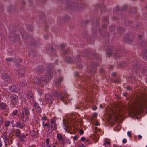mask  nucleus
I'll list each match as a JSON object with an SVG mask.
<instances>
[{
  "instance_id": "44",
  "label": "nucleus",
  "mask_w": 147,
  "mask_h": 147,
  "mask_svg": "<svg viewBox=\"0 0 147 147\" xmlns=\"http://www.w3.org/2000/svg\"><path fill=\"white\" fill-rule=\"evenodd\" d=\"M65 45L64 44H61L60 45V47L62 48H63L65 47Z\"/></svg>"
},
{
  "instance_id": "50",
  "label": "nucleus",
  "mask_w": 147,
  "mask_h": 147,
  "mask_svg": "<svg viewBox=\"0 0 147 147\" xmlns=\"http://www.w3.org/2000/svg\"><path fill=\"white\" fill-rule=\"evenodd\" d=\"M133 9L134 10V11H136V8H132L131 9V11H132V9Z\"/></svg>"
},
{
  "instance_id": "61",
  "label": "nucleus",
  "mask_w": 147,
  "mask_h": 147,
  "mask_svg": "<svg viewBox=\"0 0 147 147\" xmlns=\"http://www.w3.org/2000/svg\"><path fill=\"white\" fill-rule=\"evenodd\" d=\"M67 62H68V63H71L72 62V60H70V61H68V60H67Z\"/></svg>"
},
{
  "instance_id": "19",
  "label": "nucleus",
  "mask_w": 147,
  "mask_h": 147,
  "mask_svg": "<svg viewBox=\"0 0 147 147\" xmlns=\"http://www.w3.org/2000/svg\"><path fill=\"white\" fill-rule=\"evenodd\" d=\"M38 71L40 73H42L43 71V68L42 66H38Z\"/></svg>"
},
{
  "instance_id": "23",
  "label": "nucleus",
  "mask_w": 147,
  "mask_h": 147,
  "mask_svg": "<svg viewBox=\"0 0 147 147\" xmlns=\"http://www.w3.org/2000/svg\"><path fill=\"white\" fill-rule=\"evenodd\" d=\"M21 61L22 59H21L17 60L16 62L17 65L18 66H20V63H21Z\"/></svg>"
},
{
  "instance_id": "25",
  "label": "nucleus",
  "mask_w": 147,
  "mask_h": 147,
  "mask_svg": "<svg viewBox=\"0 0 147 147\" xmlns=\"http://www.w3.org/2000/svg\"><path fill=\"white\" fill-rule=\"evenodd\" d=\"M48 67H47V69H48V70H51L53 68V66L51 64H49L48 65Z\"/></svg>"
},
{
  "instance_id": "64",
  "label": "nucleus",
  "mask_w": 147,
  "mask_h": 147,
  "mask_svg": "<svg viewBox=\"0 0 147 147\" xmlns=\"http://www.w3.org/2000/svg\"><path fill=\"white\" fill-rule=\"evenodd\" d=\"M81 145L80 146H82V147H86V146L82 144H81Z\"/></svg>"
},
{
  "instance_id": "30",
  "label": "nucleus",
  "mask_w": 147,
  "mask_h": 147,
  "mask_svg": "<svg viewBox=\"0 0 147 147\" xmlns=\"http://www.w3.org/2000/svg\"><path fill=\"white\" fill-rule=\"evenodd\" d=\"M114 55L116 59H118L120 57V55L118 53L115 54V55Z\"/></svg>"
},
{
  "instance_id": "21",
  "label": "nucleus",
  "mask_w": 147,
  "mask_h": 147,
  "mask_svg": "<svg viewBox=\"0 0 147 147\" xmlns=\"http://www.w3.org/2000/svg\"><path fill=\"white\" fill-rule=\"evenodd\" d=\"M57 137L59 140H61L63 138V136L61 134H58L57 135Z\"/></svg>"
},
{
  "instance_id": "27",
  "label": "nucleus",
  "mask_w": 147,
  "mask_h": 147,
  "mask_svg": "<svg viewBox=\"0 0 147 147\" xmlns=\"http://www.w3.org/2000/svg\"><path fill=\"white\" fill-rule=\"evenodd\" d=\"M10 124V122L9 121H6L5 122V126L6 127H8Z\"/></svg>"
},
{
  "instance_id": "11",
  "label": "nucleus",
  "mask_w": 147,
  "mask_h": 147,
  "mask_svg": "<svg viewBox=\"0 0 147 147\" xmlns=\"http://www.w3.org/2000/svg\"><path fill=\"white\" fill-rule=\"evenodd\" d=\"M2 78L4 81L7 82H9L11 80L10 76L6 74H3Z\"/></svg>"
},
{
  "instance_id": "47",
  "label": "nucleus",
  "mask_w": 147,
  "mask_h": 147,
  "mask_svg": "<svg viewBox=\"0 0 147 147\" xmlns=\"http://www.w3.org/2000/svg\"><path fill=\"white\" fill-rule=\"evenodd\" d=\"M127 135L129 136H130L131 135V133L130 131H128L127 132Z\"/></svg>"
},
{
  "instance_id": "38",
  "label": "nucleus",
  "mask_w": 147,
  "mask_h": 147,
  "mask_svg": "<svg viewBox=\"0 0 147 147\" xmlns=\"http://www.w3.org/2000/svg\"><path fill=\"white\" fill-rule=\"evenodd\" d=\"M58 80H59V81L60 82H61L63 80V77H60L59 78Z\"/></svg>"
},
{
  "instance_id": "59",
  "label": "nucleus",
  "mask_w": 147,
  "mask_h": 147,
  "mask_svg": "<svg viewBox=\"0 0 147 147\" xmlns=\"http://www.w3.org/2000/svg\"><path fill=\"white\" fill-rule=\"evenodd\" d=\"M128 22L127 21H125V22H124V23L126 25H128V24L127 23V22Z\"/></svg>"
},
{
  "instance_id": "60",
  "label": "nucleus",
  "mask_w": 147,
  "mask_h": 147,
  "mask_svg": "<svg viewBox=\"0 0 147 147\" xmlns=\"http://www.w3.org/2000/svg\"><path fill=\"white\" fill-rule=\"evenodd\" d=\"M2 146V143L1 142V139L0 138V146Z\"/></svg>"
},
{
  "instance_id": "46",
  "label": "nucleus",
  "mask_w": 147,
  "mask_h": 147,
  "mask_svg": "<svg viewBox=\"0 0 147 147\" xmlns=\"http://www.w3.org/2000/svg\"><path fill=\"white\" fill-rule=\"evenodd\" d=\"M54 124V130H55L57 129V125L56 124V123Z\"/></svg>"
},
{
  "instance_id": "41",
  "label": "nucleus",
  "mask_w": 147,
  "mask_h": 147,
  "mask_svg": "<svg viewBox=\"0 0 147 147\" xmlns=\"http://www.w3.org/2000/svg\"><path fill=\"white\" fill-rule=\"evenodd\" d=\"M74 140H77L78 138V136L77 135H75L73 138Z\"/></svg>"
},
{
  "instance_id": "39",
  "label": "nucleus",
  "mask_w": 147,
  "mask_h": 147,
  "mask_svg": "<svg viewBox=\"0 0 147 147\" xmlns=\"http://www.w3.org/2000/svg\"><path fill=\"white\" fill-rule=\"evenodd\" d=\"M27 28L30 31H32L33 30V26H31V28H28V27H27Z\"/></svg>"
},
{
  "instance_id": "8",
  "label": "nucleus",
  "mask_w": 147,
  "mask_h": 147,
  "mask_svg": "<svg viewBox=\"0 0 147 147\" xmlns=\"http://www.w3.org/2000/svg\"><path fill=\"white\" fill-rule=\"evenodd\" d=\"M10 98L12 104H15L17 103L18 100L17 96L15 95L12 94L10 96Z\"/></svg>"
},
{
  "instance_id": "10",
  "label": "nucleus",
  "mask_w": 147,
  "mask_h": 147,
  "mask_svg": "<svg viewBox=\"0 0 147 147\" xmlns=\"http://www.w3.org/2000/svg\"><path fill=\"white\" fill-rule=\"evenodd\" d=\"M25 125L24 123H23L18 121L16 123L15 126L19 128L22 129L23 128Z\"/></svg>"
},
{
  "instance_id": "48",
  "label": "nucleus",
  "mask_w": 147,
  "mask_h": 147,
  "mask_svg": "<svg viewBox=\"0 0 147 147\" xmlns=\"http://www.w3.org/2000/svg\"><path fill=\"white\" fill-rule=\"evenodd\" d=\"M117 75V74L113 72L112 73V76L113 77H115L116 76V75Z\"/></svg>"
},
{
  "instance_id": "15",
  "label": "nucleus",
  "mask_w": 147,
  "mask_h": 147,
  "mask_svg": "<svg viewBox=\"0 0 147 147\" xmlns=\"http://www.w3.org/2000/svg\"><path fill=\"white\" fill-rule=\"evenodd\" d=\"M28 135V134H26L25 135L23 134L20 136V140L22 142H25L26 140V136Z\"/></svg>"
},
{
  "instance_id": "56",
  "label": "nucleus",
  "mask_w": 147,
  "mask_h": 147,
  "mask_svg": "<svg viewBox=\"0 0 147 147\" xmlns=\"http://www.w3.org/2000/svg\"><path fill=\"white\" fill-rule=\"evenodd\" d=\"M138 139L139 140L140 139L142 138V137L140 135H138Z\"/></svg>"
},
{
  "instance_id": "28",
  "label": "nucleus",
  "mask_w": 147,
  "mask_h": 147,
  "mask_svg": "<svg viewBox=\"0 0 147 147\" xmlns=\"http://www.w3.org/2000/svg\"><path fill=\"white\" fill-rule=\"evenodd\" d=\"M42 147H51V146L50 144H44L42 145Z\"/></svg>"
},
{
  "instance_id": "14",
  "label": "nucleus",
  "mask_w": 147,
  "mask_h": 147,
  "mask_svg": "<svg viewBox=\"0 0 147 147\" xmlns=\"http://www.w3.org/2000/svg\"><path fill=\"white\" fill-rule=\"evenodd\" d=\"M120 113H115L114 111H113L112 113L111 114L110 116L111 117H112L114 118L117 119L120 116Z\"/></svg>"
},
{
  "instance_id": "29",
  "label": "nucleus",
  "mask_w": 147,
  "mask_h": 147,
  "mask_svg": "<svg viewBox=\"0 0 147 147\" xmlns=\"http://www.w3.org/2000/svg\"><path fill=\"white\" fill-rule=\"evenodd\" d=\"M6 60L7 62H11L13 61V59L12 58H7L6 59Z\"/></svg>"
},
{
  "instance_id": "12",
  "label": "nucleus",
  "mask_w": 147,
  "mask_h": 147,
  "mask_svg": "<svg viewBox=\"0 0 147 147\" xmlns=\"http://www.w3.org/2000/svg\"><path fill=\"white\" fill-rule=\"evenodd\" d=\"M10 91L12 92H16L18 90V88L15 85H12L9 87Z\"/></svg>"
},
{
  "instance_id": "34",
  "label": "nucleus",
  "mask_w": 147,
  "mask_h": 147,
  "mask_svg": "<svg viewBox=\"0 0 147 147\" xmlns=\"http://www.w3.org/2000/svg\"><path fill=\"white\" fill-rule=\"evenodd\" d=\"M49 139L48 138L46 139V144H49Z\"/></svg>"
},
{
  "instance_id": "6",
  "label": "nucleus",
  "mask_w": 147,
  "mask_h": 147,
  "mask_svg": "<svg viewBox=\"0 0 147 147\" xmlns=\"http://www.w3.org/2000/svg\"><path fill=\"white\" fill-rule=\"evenodd\" d=\"M45 101L47 103L51 104L53 100V96L49 94L45 95Z\"/></svg>"
},
{
  "instance_id": "53",
  "label": "nucleus",
  "mask_w": 147,
  "mask_h": 147,
  "mask_svg": "<svg viewBox=\"0 0 147 147\" xmlns=\"http://www.w3.org/2000/svg\"><path fill=\"white\" fill-rule=\"evenodd\" d=\"M120 82V80H116L115 81V82L117 83H119Z\"/></svg>"
},
{
  "instance_id": "42",
  "label": "nucleus",
  "mask_w": 147,
  "mask_h": 147,
  "mask_svg": "<svg viewBox=\"0 0 147 147\" xmlns=\"http://www.w3.org/2000/svg\"><path fill=\"white\" fill-rule=\"evenodd\" d=\"M86 138L85 137H82L81 138V140L82 141H84L85 140Z\"/></svg>"
},
{
  "instance_id": "17",
  "label": "nucleus",
  "mask_w": 147,
  "mask_h": 147,
  "mask_svg": "<svg viewBox=\"0 0 147 147\" xmlns=\"http://www.w3.org/2000/svg\"><path fill=\"white\" fill-rule=\"evenodd\" d=\"M34 97V94L31 92H28L27 95V98L28 99L33 98Z\"/></svg>"
},
{
  "instance_id": "45",
  "label": "nucleus",
  "mask_w": 147,
  "mask_h": 147,
  "mask_svg": "<svg viewBox=\"0 0 147 147\" xmlns=\"http://www.w3.org/2000/svg\"><path fill=\"white\" fill-rule=\"evenodd\" d=\"M126 88L128 90H130L131 89V87L129 86L126 87Z\"/></svg>"
},
{
  "instance_id": "49",
  "label": "nucleus",
  "mask_w": 147,
  "mask_h": 147,
  "mask_svg": "<svg viewBox=\"0 0 147 147\" xmlns=\"http://www.w3.org/2000/svg\"><path fill=\"white\" fill-rule=\"evenodd\" d=\"M147 71V69L146 70V71H145V70H143L142 71V72L144 74H145L146 75H147V74H146V72Z\"/></svg>"
},
{
  "instance_id": "57",
  "label": "nucleus",
  "mask_w": 147,
  "mask_h": 147,
  "mask_svg": "<svg viewBox=\"0 0 147 147\" xmlns=\"http://www.w3.org/2000/svg\"><path fill=\"white\" fill-rule=\"evenodd\" d=\"M107 54L108 55H109V56L111 55L112 54V53L111 52H108L107 53Z\"/></svg>"
},
{
  "instance_id": "62",
  "label": "nucleus",
  "mask_w": 147,
  "mask_h": 147,
  "mask_svg": "<svg viewBox=\"0 0 147 147\" xmlns=\"http://www.w3.org/2000/svg\"><path fill=\"white\" fill-rule=\"evenodd\" d=\"M40 82V81H39L38 82H36V84H39Z\"/></svg>"
},
{
  "instance_id": "36",
  "label": "nucleus",
  "mask_w": 147,
  "mask_h": 147,
  "mask_svg": "<svg viewBox=\"0 0 147 147\" xmlns=\"http://www.w3.org/2000/svg\"><path fill=\"white\" fill-rule=\"evenodd\" d=\"M18 111L17 110H15L13 112V114L14 115H16L17 114Z\"/></svg>"
},
{
  "instance_id": "16",
  "label": "nucleus",
  "mask_w": 147,
  "mask_h": 147,
  "mask_svg": "<svg viewBox=\"0 0 147 147\" xmlns=\"http://www.w3.org/2000/svg\"><path fill=\"white\" fill-rule=\"evenodd\" d=\"M7 105L5 103H2L0 104V109L1 110H5L7 108Z\"/></svg>"
},
{
  "instance_id": "7",
  "label": "nucleus",
  "mask_w": 147,
  "mask_h": 147,
  "mask_svg": "<svg viewBox=\"0 0 147 147\" xmlns=\"http://www.w3.org/2000/svg\"><path fill=\"white\" fill-rule=\"evenodd\" d=\"M25 69H19L16 72V74L19 77H24L25 76Z\"/></svg>"
},
{
  "instance_id": "5",
  "label": "nucleus",
  "mask_w": 147,
  "mask_h": 147,
  "mask_svg": "<svg viewBox=\"0 0 147 147\" xmlns=\"http://www.w3.org/2000/svg\"><path fill=\"white\" fill-rule=\"evenodd\" d=\"M131 65L133 66L132 71L133 73L137 72L139 67L138 62L136 61H134L131 63Z\"/></svg>"
},
{
  "instance_id": "35",
  "label": "nucleus",
  "mask_w": 147,
  "mask_h": 147,
  "mask_svg": "<svg viewBox=\"0 0 147 147\" xmlns=\"http://www.w3.org/2000/svg\"><path fill=\"white\" fill-rule=\"evenodd\" d=\"M47 119V117L46 116L43 117L42 118V119L43 121H46Z\"/></svg>"
},
{
  "instance_id": "58",
  "label": "nucleus",
  "mask_w": 147,
  "mask_h": 147,
  "mask_svg": "<svg viewBox=\"0 0 147 147\" xmlns=\"http://www.w3.org/2000/svg\"><path fill=\"white\" fill-rule=\"evenodd\" d=\"M97 116V114L96 113L93 114V116L94 117H96Z\"/></svg>"
},
{
  "instance_id": "31",
  "label": "nucleus",
  "mask_w": 147,
  "mask_h": 147,
  "mask_svg": "<svg viewBox=\"0 0 147 147\" xmlns=\"http://www.w3.org/2000/svg\"><path fill=\"white\" fill-rule=\"evenodd\" d=\"M52 124H55L56 123V120L55 119H51L50 120Z\"/></svg>"
},
{
  "instance_id": "32",
  "label": "nucleus",
  "mask_w": 147,
  "mask_h": 147,
  "mask_svg": "<svg viewBox=\"0 0 147 147\" xmlns=\"http://www.w3.org/2000/svg\"><path fill=\"white\" fill-rule=\"evenodd\" d=\"M38 92L40 94V95H41L43 94L44 93L41 90H38Z\"/></svg>"
},
{
  "instance_id": "55",
  "label": "nucleus",
  "mask_w": 147,
  "mask_h": 147,
  "mask_svg": "<svg viewBox=\"0 0 147 147\" xmlns=\"http://www.w3.org/2000/svg\"><path fill=\"white\" fill-rule=\"evenodd\" d=\"M95 71V69H94V70H90V72L91 73Z\"/></svg>"
},
{
  "instance_id": "54",
  "label": "nucleus",
  "mask_w": 147,
  "mask_h": 147,
  "mask_svg": "<svg viewBox=\"0 0 147 147\" xmlns=\"http://www.w3.org/2000/svg\"><path fill=\"white\" fill-rule=\"evenodd\" d=\"M113 65H111L109 67V69H113Z\"/></svg>"
},
{
  "instance_id": "43",
  "label": "nucleus",
  "mask_w": 147,
  "mask_h": 147,
  "mask_svg": "<svg viewBox=\"0 0 147 147\" xmlns=\"http://www.w3.org/2000/svg\"><path fill=\"white\" fill-rule=\"evenodd\" d=\"M51 129L52 130H54V128L53 127V124H51V125H50Z\"/></svg>"
},
{
  "instance_id": "22",
  "label": "nucleus",
  "mask_w": 147,
  "mask_h": 147,
  "mask_svg": "<svg viewBox=\"0 0 147 147\" xmlns=\"http://www.w3.org/2000/svg\"><path fill=\"white\" fill-rule=\"evenodd\" d=\"M117 31L118 32L123 33L124 32L123 29L122 28H119L117 29Z\"/></svg>"
},
{
  "instance_id": "24",
  "label": "nucleus",
  "mask_w": 147,
  "mask_h": 147,
  "mask_svg": "<svg viewBox=\"0 0 147 147\" xmlns=\"http://www.w3.org/2000/svg\"><path fill=\"white\" fill-rule=\"evenodd\" d=\"M21 134V131L20 130H18L16 131V132L15 134L17 136H20Z\"/></svg>"
},
{
  "instance_id": "63",
  "label": "nucleus",
  "mask_w": 147,
  "mask_h": 147,
  "mask_svg": "<svg viewBox=\"0 0 147 147\" xmlns=\"http://www.w3.org/2000/svg\"><path fill=\"white\" fill-rule=\"evenodd\" d=\"M100 71L101 73H103L104 71V70L102 69L100 70Z\"/></svg>"
},
{
  "instance_id": "4",
  "label": "nucleus",
  "mask_w": 147,
  "mask_h": 147,
  "mask_svg": "<svg viewBox=\"0 0 147 147\" xmlns=\"http://www.w3.org/2000/svg\"><path fill=\"white\" fill-rule=\"evenodd\" d=\"M53 94L55 97H58L60 95L61 96L60 100L63 102L65 104H67V100H68L69 97L68 94H66L64 96H63L60 94H59L57 91L56 90H55L53 92Z\"/></svg>"
},
{
  "instance_id": "2",
  "label": "nucleus",
  "mask_w": 147,
  "mask_h": 147,
  "mask_svg": "<svg viewBox=\"0 0 147 147\" xmlns=\"http://www.w3.org/2000/svg\"><path fill=\"white\" fill-rule=\"evenodd\" d=\"M29 113L28 108L24 107L22 109V112H20L19 115L20 119L24 122L27 121L28 119Z\"/></svg>"
},
{
  "instance_id": "40",
  "label": "nucleus",
  "mask_w": 147,
  "mask_h": 147,
  "mask_svg": "<svg viewBox=\"0 0 147 147\" xmlns=\"http://www.w3.org/2000/svg\"><path fill=\"white\" fill-rule=\"evenodd\" d=\"M122 142L123 143H125L127 142V140L125 138L123 139V140Z\"/></svg>"
},
{
  "instance_id": "51",
  "label": "nucleus",
  "mask_w": 147,
  "mask_h": 147,
  "mask_svg": "<svg viewBox=\"0 0 147 147\" xmlns=\"http://www.w3.org/2000/svg\"><path fill=\"white\" fill-rule=\"evenodd\" d=\"M100 108H102L104 107V106H103V105L100 104Z\"/></svg>"
},
{
  "instance_id": "37",
  "label": "nucleus",
  "mask_w": 147,
  "mask_h": 147,
  "mask_svg": "<svg viewBox=\"0 0 147 147\" xmlns=\"http://www.w3.org/2000/svg\"><path fill=\"white\" fill-rule=\"evenodd\" d=\"M84 131L82 129H81L80 131H79V133L80 134H82L83 133H84Z\"/></svg>"
},
{
  "instance_id": "26",
  "label": "nucleus",
  "mask_w": 147,
  "mask_h": 147,
  "mask_svg": "<svg viewBox=\"0 0 147 147\" xmlns=\"http://www.w3.org/2000/svg\"><path fill=\"white\" fill-rule=\"evenodd\" d=\"M48 67H47V69H48V70H51L53 68V66L51 64H49L48 65Z\"/></svg>"
},
{
  "instance_id": "18",
  "label": "nucleus",
  "mask_w": 147,
  "mask_h": 147,
  "mask_svg": "<svg viewBox=\"0 0 147 147\" xmlns=\"http://www.w3.org/2000/svg\"><path fill=\"white\" fill-rule=\"evenodd\" d=\"M42 125L44 127H47L48 128V130H49L50 129V124L49 123V122H48V123H45L44 121H43L42 122Z\"/></svg>"
},
{
  "instance_id": "52",
  "label": "nucleus",
  "mask_w": 147,
  "mask_h": 147,
  "mask_svg": "<svg viewBox=\"0 0 147 147\" xmlns=\"http://www.w3.org/2000/svg\"><path fill=\"white\" fill-rule=\"evenodd\" d=\"M95 125L97 126H98L100 125V123L98 122H96V123Z\"/></svg>"
},
{
  "instance_id": "33",
  "label": "nucleus",
  "mask_w": 147,
  "mask_h": 147,
  "mask_svg": "<svg viewBox=\"0 0 147 147\" xmlns=\"http://www.w3.org/2000/svg\"><path fill=\"white\" fill-rule=\"evenodd\" d=\"M80 55H78V58L76 59H75V60H77V61H78L79 63H80V61L79 59V58L80 57Z\"/></svg>"
},
{
  "instance_id": "20",
  "label": "nucleus",
  "mask_w": 147,
  "mask_h": 147,
  "mask_svg": "<svg viewBox=\"0 0 147 147\" xmlns=\"http://www.w3.org/2000/svg\"><path fill=\"white\" fill-rule=\"evenodd\" d=\"M30 134L32 136L34 137L37 134V132L34 130H32L30 132Z\"/></svg>"
},
{
  "instance_id": "13",
  "label": "nucleus",
  "mask_w": 147,
  "mask_h": 147,
  "mask_svg": "<svg viewBox=\"0 0 147 147\" xmlns=\"http://www.w3.org/2000/svg\"><path fill=\"white\" fill-rule=\"evenodd\" d=\"M142 55L144 59L147 60V49H146V47L143 50Z\"/></svg>"
},
{
  "instance_id": "9",
  "label": "nucleus",
  "mask_w": 147,
  "mask_h": 147,
  "mask_svg": "<svg viewBox=\"0 0 147 147\" xmlns=\"http://www.w3.org/2000/svg\"><path fill=\"white\" fill-rule=\"evenodd\" d=\"M33 107L36 109V111L37 112L40 113L41 112V108L37 103L36 102L34 103Z\"/></svg>"
},
{
  "instance_id": "3",
  "label": "nucleus",
  "mask_w": 147,
  "mask_h": 147,
  "mask_svg": "<svg viewBox=\"0 0 147 147\" xmlns=\"http://www.w3.org/2000/svg\"><path fill=\"white\" fill-rule=\"evenodd\" d=\"M9 134H8L6 132L3 133L1 135L4 140L5 145L6 147L10 146L11 144L12 143V138L9 136Z\"/></svg>"
},
{
  "instance_id": "1",
  "label": "nucleus",
  "mask_w": 147,
  "mask_h": 147,
  "mask_svg": "<svg viewBox=\"0 0 147 147\" xmlns=\"http://www.w3.org/2000/svg\"><path fill=\"white\" fill-rule=\"evenodd\" d=\"M146 102V100L144 98H139L136 99L134 104L136 106L139 107V111H142L145 108Z\"/></svg>"
}]
</instances>
